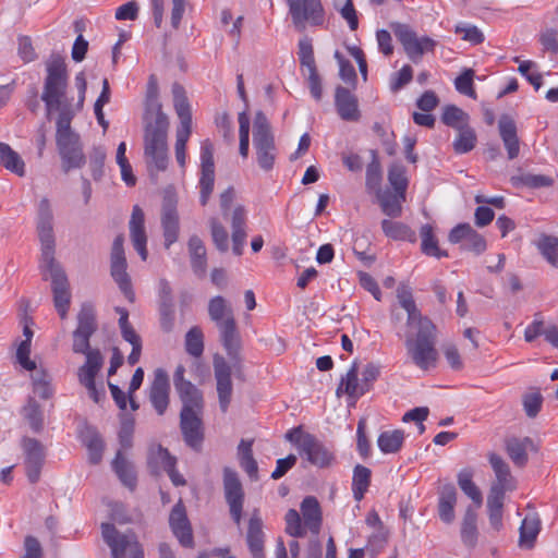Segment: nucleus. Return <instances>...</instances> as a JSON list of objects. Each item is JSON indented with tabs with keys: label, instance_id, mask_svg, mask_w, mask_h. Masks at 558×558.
Segmentation results:
<instances>
[{
	"label": "nucleus",
	"instance_id": "f8f14e48",
	"mask_svg": "<svg viewBox=\"0 0 558 558\" xmlns=\"http://www.w3.org/2000/svg\"><path fill=\"white\" fill-rule=\"evenodd\" d=\"M173 107L180 120L175 131V145L186 146L192 134V110L182 85L175 83L172 86Z\"/></svg>",
	"mask_w": 558,
	"mask_h": 558
},
{
	"label": "nucleus",
	"instance_id": "09e8293b",
	"mask_svg": "<svg viewBox=\"0 0 558 558\" xmlns=\"http://www.w3.org/2000/svg\"><path fill=\"white\" fill-rule=\"evenodd\" d=\"M476 143V133L473 128L468 125L461 130H458V135L452 143V147L457 154L462 155L474 149Z\"/></svg>",
	"mask_w": 558,
	"mask_h": 558
},
{
	"label": "nucleus",
	"instance_id": "412c9836",
	"mask_svg": "<svg viewBox=\"0 0 558 558\" xmlns=\"http://www.w3.org/2000/svg\"><path fill=\"white\" fill-rule=\"evenodd\" d=\"M220 335V341L226 350L228 356L233 362V367L236 371L241 369V348L242 341L241 336L236 327V322H230L227 325L217 327Z\"/></svg>",
	"mask_w": 558,
	"mask_h": 558
},
{
	"label": "nucleus",
	"instance_id": "5fc2aeb1",
	"mask_svg": "<svg viewBox=\"0 0 558 558\" xmlns=\"http://www.w3.org/2000/svg\"><path fill=\"white\" fill-rule=\"evenodd\" d=\"M238 122H239V151L240 155L243 158H246L248 156V149H250V125L251 120L248 114L245 111H242L238 116Z\"/></svg>",
	"mask_w": 558,
	"mask_h": 558
},
{
	"label": "nucleus",
	"instance_id": "f03ea898",
	"mask_svg": "<svg viewBox=\"0 0 558 558\" xmlns=\"http://www.w3.org/2000/svg\"><path fill=\"white\" fill-rule=\"evenodd\" d=\"M168 129L169 119L161 105L148 97L144 114V158L151 175L168 167Z\"/></svg>",
	"mask_w": 558,
	"mask_h": 558
},
{
	"label": "nucleus",
	"instance_id": "f257e3e1",
	"mask_svg": "<svg viewBox=\"0 0 558 558\" xmlns=\"http://www.w3.org/2000/svg\"><path fill=\"white\" fill-rule=\"evenodd\" d=\"M37 230L41 244L39 268L45 279L47 275L51 278L54 307L61 319H64L70 307L71 293L66 275L54 259L52 211L48 198H43L39 203Z\"/></svg>",
	"mask_w": 558,
	"mask_h": 558
},
{
	"label": "nucleus",
	"instance_id": "3c124183",
	"mask_svg": "<svg viewBox=\"0 0 558 558\" xmlns=\"http://www.w3.org/2000/svg\"><path fill=\"white\" fill-rule=\"evenodd\" d=\"M476 519V512L468 508L461 526V537L468 546H474L477 539Z\"/></svg>",
	"mask_w": 558,
	"mask_h": 558
},
{
	"label": "nucleus",
	"instance_id": "b1692460",
	"mask_svg": "<svg viewBox=\"0 0 558 558\" xmlns=\"http://www.w3.org/2000/svg\"><path fill=\"white\" fill-rule=\"evenodd\" d=\"M488 461L496 477L492 487L506 492L514 490L517 488V481L505 459L495 452H489Z\"/></svg>",
	"mask_w": 558,
	"mask_h": 558
},
{
	"label": "nucleus",
	"instance_id": "72a5a7b5",
	"mask_svg": "<svg viewBox=\"0 0 558 558\" xmlns=\"http://www.w3.org/2000/svg\"><path fill=\"white\" fill-rule=\"evenodd\" d=\"M383 213L389 217L397 218L402 214V204L405 202V194L378 190L376 193Z\"/></svg>",
	"mask_w": 558,
	"mask_h": 558
},
{
	"label": "nucleus",
	"instance_id": "393cba45",
	"mask_svg": "<svg viewBox=\"0 0 558 558\" xmlns=\"http://www.w3.org/2000/svg\"><path fill=\"white\" fill-rule=\"evenodd\" d=\"M499 136L510 160L517 158L520 154V141L515 121L508 114H502L498 120Z\"/></svg>",
	"mask_w": 558,
	"mask_h": 558
},
{
	"label": "nucleus",
	"instance_id": "0eeeda50",
	"mask_svg": "<svg viewBox=\"0 0 558 558\" xmlns=\"http://www.w3.org/2000/svg\"><path fill=\"white\" fill-rule=\"evenodd\" d=\"M252 133L257 165L262 170L268 172L275 166L278 149L271 125L264 112H256Z\"/></svg>",
	"mask_w": 558,
	"mask_h": 558
},
{
	"label": "nucleus",
	"instance_id": "8fccbe9b",
	"mask_svg": "<svg viewBox=\"0 0 558 558\" xmlns=\"http://www.w3.org/2000/svg\"><path fill=\"white\" fill-rule=\"evenodd\" d=\"M185 351L193 357H201L204 352V333L198 326H193L185 335Z\"/></svg>",
	"mask_w": 558,
	"mask_h": 558
},
{
	"label": "nucleus",
	"instance_id": "ea45409f",
	"mask_svg": "<svg viewBox=\"0 0 558 558\" xmlns=\"http://www.w3.org/2000/svg\"><path fill=\"white\" fill-rule=\"evenodd\" d=\"M0 166L19 177L25 175L24 160L9 144L3 142H0Z\"/></svg>",
	"mask_w": 558,
	"mask_h": 558
},
{
	"label": "nucleus",
	"instance_id": "cd10ccee",
	"mask_svg": "<svg viewBox=\"0 0 558 558\" xmlns=\"http://www.w3.org/2000/svg\"><path fill=\"white\" fill-rule=\"evenodd\" d=\"M264 538L262 519L254 513L248 521L246 533V543L253 558H265Z\"/></svg>",
	"mask_w": 558,
	"mask_h": 558
},
{
	"label": "nucleus",
	"instance_id": "473e14b6",
	"mask_svg": "<svg viewBox=\"0 0 558 558\" xmlns=\"http://www.w3.org/2000/svg\"><path fill=\"white\" fill-rule=\"evenodd\" d=\"M104 364V359L99 350L89 351L86 362L77 371V377L81 385H92Z\"/></svg>",
	"mask_w": 558,
	"mask_h": 558
},
{
	"label": "nucleus",
	"instance_id": "864d4df0",
	"mask_svg": "<svg viewBox=\"0 0 558 558\" xmlns=\"http://www.w3.org/2000/svg\"><path fill=\"white\" fill-rule=\"evenodd\" d=\"M388 181L395 192L405 194L409 185L405 169L402 165L393 163L388 170Z\"/></svg>",
	"mask_w": 558,
	"mask_h": 558
},
{
	"label": "nucleus",
	"instance_id": "c85d7f7f",
	"mask_svg": "<svg viewBox=\"0 0 558 558\" xmlns=\"http://www.w3.org/2000/svg\"><path fill=\"white\" fill-rule=\"evenodd\" d=\"M506 452L514 465L523 468L529 460V451L534 450V444L531 438L511 437L506 440Z\"/></svg>",
	"mask_w": 558,
	"mask_h": 558
},
{
	"label": "nucleus",
	"instance_id": "5701e85b",
	"mask_svg": "<svg viewBox=\"0 0 558 558\" xmlns=\"http://www.w3.org/2000/svg\"><path fill=\"white\" fill-rule=\"evenodd\" d=\"M130 236L135 251L143 260L147 259V235L145 231L144 211L138 205L133 206L131 219L129 222Z\"/></svg>",
	"mask_w": 558,
	"mask_h": 558
},
{
	"label": "nucleus",
	"instance_id": "c03bdc74",
	"mask_svg": "<svg viewBox=\"0 0 558 558\" xmlns=\"http://www.w3.org/2000/svg\"><path fill=\"white\" fill-rule=\"evenodd\" d=\"M112 468L120 481L124 486L133 490L136 486V475L131 463L123 457L121 451H118Z\"/></svg>",
	"mask_w": 558,
	"mask_h": 558
},
{
	"label": "nucleus",
	"instance_id": "4c0bfd02",
	"mask_svg": "<svg viewBox=\"0 0 558 558\" xmlns=\"http://www.w3.org/2000/svg\"><path fill=\"white\" fill-rule=\"evenodd\" d=\"M372 480V471L367 466L356 464L353 469L351 489L353 498L360 502L368 492Z\"/></svg>",
	"mask_w": 558,
	"mask_h": 558
},
{
	"label": "nucleus",
	"instance_id": "de8ad7c7",
	"mask_svg": "<svg viewBox=\"0 0 558 558\" xmlns=\"http://www.w3.org/2000/svg\"><path fill=\"white\" fill-rule=\"evenodd\" d=\"M538 533L539 520L535 517H525L520 526V546L525 548L533 547Z\"/></svg>",
	"mask_w": 558,
	"mask_h": 558
},
{
	"label": "nucleus",
	"instance_id": "c756f323",
	"mask_svg": "<svg viewBox=\"0 0 558 558\" xmlns=\"http://www.w3.org/2000/svg\"><path fill=\"white\" fill-rule=\"evenodd\" d=\"M161 227L165 238V247L169 248L179 238V216L177 209L171 204L163 205L161 215Z\"/></svg>",
	"mask_w": 558,
	"mask_h": 558
},
{
	"label": "nucleus",
	"instance_id": "bf43d9fd",
	"mask_svg": "<svg viewBox=\"0 0 558 558\" xmlns=\"http://www.w3.org/2000/svg\"><path fill=\"white\" fill-rule=\"evenodd\" d=\"M84 442L88 451L89 462L93 464L99 463L104 452V442L100 436L96 433H93L86 437Z\"/></svg>",
	"mask_w": 558,
	"mask_h": 558
},
{
	"label": "nucleus",
	"instance_id": "a211bd4d",
	"mask_svg": "<svg viewBox=\"0 0 558 558\" xmlns=\"http://www.w3.org/2000/svg\"><path fill=\"white\" fill-rule=\"evenodd\" d=\"M202 414L203 410H189L187 408L182 409L180 413L183 438L194 449H198L204 439Z\"/></svg>",
	"mask_w": 558,
	"mask_h": 558
},
{
	"label": "nucleus",
	"instance_id": "dca6fc26",
	"mask_svg": "<svg viewBox=\"0 0 558 558\" xmlns=\"http://www.w3.org/2000/svg\"><path fill=\"white\" fill-rule=\"evenodd\" d=\"M214 373L217 383V393L220 410L226 413L231 403L232 398V380H231V366L226 359L220 354L214 355Z\"/></svg>",
	"mask_w": 558,
	"mask_h": 558
},
{
	"label": "nucleus",
	"instance_id": "7c9ffc66",
	"mask_svg": "<svg viewBox=\"0 0 558 558\" xmlns=\"http://www.w3.org/2000/svg\"><path fill=\"white\" fill-rule=\"evenodd\" d=\"M208 316L217 327L235 322L230 303L221 295L211 298L208 302Z\"/></svg>",
	"mask_w": 558,
	"mask_h": 558
},
{
	"label": "nucleus",
	"instance_id": "79ce46f5",
	"mask_svg": "<svg viewBox=\"0 0 558 558\" xmlns=\"http://www.w3.org/2000/svg\"><path fill=\"white\" fill-rule=\"evenodd\" d=\"M421 251L426 256L436 258L447 257L448 253L441 251L438 246V240L434 233V229L429 223L423 225L420 229Z\"/></svg>",
	"mask_w": 558,
	"mask_h": 558
},
{
	"label": "nucleus",
	"instance_id": "7ed1b4c3",
	"mask_svg": "<svg viewBox=\"0 0 558 558\" xmlns=\"http://www.w3.org/2000/svg\"><path fill=\"white\" fill-rule=\"evenodd\" d=\"M68 69L64 58L60 54H51L46 61V77L41 99L48 111H58L57 124H62L65 119L71 122L78 110L73 98L68 96Z\"/></svg>",
	"mask_w": 558,
	"mask_h": 558
},
{
	"label": "nucleus",
	"instance_id": "6e6d98bb",
	"mask_svg": "<svg viewBox=\"0 0 558 558\" xmlns=\"http://www.w3.org/2000/svg\"><path fill=\"white\" fill-rule=\"evenodd\" d=\"M33 391L41 399H49L53 395L51 377L46 372L41 371L34 375Z\"/></svg>",
	"mask_w": 558,
	"mask_h": 558
},
{
	"label": "nucleus",
	"instance_id": "774afa93",
	"mask_svg": "<svg viewBox=\"0 0 558 558\" xmlns=\"http://www.w3.org/2000/svg\"><path fill=\"white\" fill-rule=\"evenodd\" d=\"M413 77V69L409 64H404L397 73L391 76L390 88L392 92L401 89L409 84Z\"/></svg>",
	"mask_w": 558,
	"mask_h": 558
},
{
	"label": "nucleus",
	"instance_id": "aec40b11",
	"mask_svg": "<svg viewBox=\"0 0 558 558\" xmlns=\"http://www.w3.org/2000/svg\"><path fill=\"white\" fill-rule=\"evenodd\" d=\"M22 446L25 453L26 475L31 483H36L39 480L44 463V447L33 438H25Z\"/></svg>",
	"mask_w": 558,
	"mask_h": 558
},
{
	"label": "nucleus",
	"instance_id": "4d7b16f0",
	"mask_svg": "<svg viewBox=\"0 0 558 558\" xmlns=\"http://www.w3.org/2000/svg\"><path fill=\"white\" fill-rule=\"evenodd\" d=\"M23 415L27 420L32 429L39 432L43 427L44 418L40 405L33 399L23 408Z\"/></svg>",
	"mask_w": 558,
	"mask_h": 558
},
{
	"label": "nucleus",
	"instance_id": "e433bc0d",
	"mask_svg": "<svg viewBox=\"0 0 558 558\" xmlns=\"http://www.w3.org/2000/svg\"><path fill=\"white\" fill-rule=\"evenodd\" d=\"M542 257L554 268L558 269V236L541 233L534 241Z\"/></svg>",
	"mask_w": 558,
	"mask_h": 558
},
{
	"label": "nucleus",
	"instance_id": "f704fd0d",
	"mask_svg": "<svg viewBox=\"0 0 558 558\" xmlns=\"http://www.w3.org/2000/svg\"><path fill=\"white\" fill-rule=\"evenodd\" d=\"M187 246L193 271L197 276H204L207 269V253L204 242L197 235H192Z\"/></svg>",
	"mask_w": 558,
	"mask_h": 558
},
{
	"label": "nucleus",
	"instance_id": "2eb2a0df",
	"mask_svg": "<svg viewBox=\"0 0 558 558\" xmlns=\"http://www.w3.org/2000/svg\"><path fill=\"white\" fill-rule=\"evenodd\" d=\"M185 367L179 364L173 374V385L182 401V409L203 410L204 399L202 391L185 378Z\"/></svg>",
	"mask_w": 558,
	"mask_h": 558
},
{
	"label": "nucleus",
	"instance_id": "1a4fd4ad",
	"mask_svg": "<svg viewBox=\"0 0 558 558\" xmlns=\"http://www.w3.org/2000/svg\"><path fill=\"white\" fill-rule=\"evenodd\" d=\"M101 535L111 549L112 558H144V551L133 532L120 533L113 524L102 523Z\"/></svg>",
	"mask_w": 558,
	"mask_h": 558
},
{
	"label": "nucleus",
	"instance_id": "ddd939ff",
	"mask_svg": "<svg viewBox=\"0 0 558 558\" xmlns=\"http://www.w3.org/2000/svg\"><path fill=\"white\" fill-rule=\"evenodd\" d=\"M223 490L230 515L234 523L240 525L245 495L238 473L230 468L223 469Z\"/></svg>",
	"mask_w": 558,
	"mask_h": 558
},
{
	"label": "nucleus",
	"instance_id": "49530a36",
	"mask_svg": "<svg viewBox=\"0 0 558 558\" xmlns=\"http://www.w3.org/2000/svg\"><path fill=\"white\" fill-rule=\"evenodd\" d=\"M441 121L445 125L452 128L457 131L470 125L469 114L453 105H449L444 108Z\"/></svg>",
	"mask_w": 558,
	"mask_h": 558
},
{
	"label": "nucleus",
	"instance_id": "2f4dec72",
	"mask_svg": "<svg viewBox=\"0 0 558 558\" xmlns=\"http://www.w3.org/2000/svg\"><path fill=\"white\" fill-rule=\"evenodd\" d=\"M366 392L367 390H364V384L361 379H359L357 363L354 362L347 372L345 376L342 377L337 388V393H345L350 398L359 399Z\"/></svg>",
	"mask_w": 558,
	"mask_h": 558
},
{
	"label": "nucleus",
	"instance_id": "39448f33",
	"mask_svg": "<svg viewBox=\"0 0 558 558\" xmlns=\"http://www.w3.org/2000/svg\"><path fill=\"white\" fill-rule=\"evenodd\" d=\"M284 521L286 532L292 537H304L307 532L317 536L323 525V512L317 498L306 496L300 505V512L289 509Z\"/></svg>",
	"mask_w": 558,
	"mask_h": 558
},
{
	"label": "nucleus",
	"instance_id": "603ef678",
	"mask_svg": "<svg viewBox=\"0 0 558 558\" xmlns=\"http://www.w3.org/2000/svg\"><path fill=\"white\" fill-rule=\"evenodd\" d=\"M97 329L95 308L92 304L85 303L82 305L77 315L76 330L88 333H94Z\"/></svg>",
	"mask_w": 558,
	"mask_h": 558
},
{
	"label": "nucleus",
	"instance_id": "4468645a",
	"mask_svg": "<svg viewBox=\"0 0 558 558\" xmlns=\"http://www.w3.org/2000/svg\"><path fill=\"white\" fill-rule=\"evenodd\" d=\"M215 162L214 145L210 140H204L201 144V178H199V202L205 206L214 191Z\"/></svg>",
	"mask_w": 558,
	"mask_h": 558
},
{
	"label": "nucleus",
	"instance_id": "37998d69",
	"mask_svg": "<svg viewBox=\"0 0 558 558\" xmlns=\"http://www.w3.org/2000/svg\"><path fill=\"white\" fill-rule=\"evenodd\" d=\"M381 229L385 235L392 240L407 241L410 243L416 241L415 231L402 222L384 219L381 221Z\"/></svg>",
	"mask_w": 558,
	"mask_h": 558
},
{
	"label": "nucleus",
	"instance_id": "c9c22d12",
	"mask_svg": "<svg viewBox=\"0 0 558 558\" xmlns=\"http://www.w3.org/2000/svg\"><path fill=\"white\" fill-rule=\"evenodd\" d=\"M111 276L114 279V281L118 283L120 290L123 292L125 298L130 302H134L135 294L132 289L131 279L126 272L125 257L111 258Z\"/></svg>",
	"mask_w": 558,
	"mask_h": 558
},
{
	"label": "nucleus",
	"instance_id": "f3484780",
	"mask_svg": "<svg viewBox=\"0 0 558 558\" xmlns=\"http://www.w3.org/2000/svg\"><path fill=\"white\" fill-rule=\"evenodd\" d=\"M448 241L452 244L461 243V248L476 255L485 252L487 244L485 238L472 228L470 223H459L451 229Z\"/></svg>",
	"mask_w": 558,
	"mask_h": 558
},
{
	"label": "nucleus",
	"instance_id": "a878e982",
	"mask_svg": "<svg viewBox=\"0 0 558 558\" xmlns=\"http://www.w3.org/2000/svg\"><path fill=\"white\" fill-rule=\"evenodd\" d=\"M397 299L400 306L408 314L407 325L409 327L420 326L423 324V319H429L427 316H423L421 311L417 308L410 286L400 283L397 288Z\"/></svg>",
	"mask_w": 558,
	"mask_h": 558
},
{
	"label": "nucleus",
	"instance_id": "58836bf2",
	"mask_svg": "<svg viewBox=\"0 0 558 558\" xmlns=\"http://www.w3.org/2000/svg\"><path fill=\"white\" fill-rule=\"evenodd\" d=\"M457 504V492L454 486L446 485L440 492L438 500L439 518L445 523H451L454 520V506Z\"/></svg>",
	"mask_w": 558,
	"mask_h": 558
},
{
	"label": "nucleus",
	"instance_id": "9b49d317",
	"mask_svg": "<svg viewBox=\"0 0 558 558\" xmlns=\"http://www.w3.org/2000/svg\"><path fill=\"white\" fill-rule=\"evenodd\" d=\"M295 28L320 27L326 22V10L322 0H286Z\"/></svg>",
	"mask_w": 558,
	"mask_h": 558
},
{
	"label": "nucleus",
	"instance_id": "6e6552de",
	"mask_svg": "<svg viewBox=\"0 0 558 558\" xmlns=\"http://www.w3.org/2000/svg\"><path fill=\"white\" fill-rule=\"evenodd\" d=\"M390 28L412 62L417 63L424 53L435 51L436 40L428 36H418L409 24L392 22Z\"/></svg>",
	"mask_w": 558,
	"mask_h": 558
},
{
	"label": "nucleus",
	"instance_id": "a19ab883",
	"mask_svg": "<svg viewBox=\"0 0 558 558\" xmlns=\"http://www.w3.org/2000/svg\"><path fill=\"white\" fill-rule=\"evenodd\" d=\"M405 435L402 429L381 432L377 438V446L384 454L397 453L404 444Z\"/></svg>",
	"mask_w": 558,
	"mask_h": 558
},
{
	"label": "nucleus",
	"instance_id": "4be33fe9",
	"mask_svg": "<svg viewBox=\"0 0 558 558\" xmlns=\"http://www.w3.org/2000/svg\"><path fill=\"white\" fill-rule=\"evenodd\" d=\"M169 524L182 546L191 547L193 545L192 529L186 517L185 507L181 499L175 504L170 512Z\"/></svg>",
	"mask_w": 558,
	"mask_h": 558
},
{
	"label": "nucleus",
	"instance_id": "338daca9",
	"mask_svg": "<svg viewBox=\"0 0 558 558\" xmlns=\"http://www.w3.org/2000/svg\"><path fill=\"white\" fill-rule=\"evenodd\" d=\"M299 59L302 65L308 69V72L315 71L316 64L314 59L313 47L310 40L303 39L299 43Z\"/></svg>",
	"mask_w": 558,
	"mask_h": 558
},
{
	"label": "nucleus",
	"instance_id": "bb28decb",
	"mask_svg": "<svg viewBox=\"0 0 558 558\" xmlns=\"http://www.w3.org/2000/svg\"><path fill=\"white\" fill-rule=\"evenodd\" d=\"M335 105L340 118L344 121H357L360 118L356 97L344 87H337Z\"/></svg>",
	"mask_w": 558,
	"mask_h": 558
},
{
	"label": "nucleus",
	"instance_id": "13d9d810",
	"mask_svg": "<svg viewBox=\"0 0 558 558\" xmlns=\"http://www.w3.org/2000/svg\"><path fill=\"white\" fill-rule=\"evenodd\" d=\"M383 180L381 166L379 161L374 158L366 168V187L371 192L377 193L380 189Z\"/></svg>",
	"mask_w": 558,
	"mask_h": 558
},
{
	"label": "nucleus",
	"instance_id": "680f3d73",
	"mask_svg": "<svg viewBox=\"0 0 558 558\" xmlns=\"http://www.w3.org/2000/svg\"><path fill=\"white\" fill-rule=\"evenodd\" d=\"M473 70H465L462 74H460L454 81L456 89L465 96H469L473 99L476 98V93L473 86Z\"/></svg>",
	"mask_w": 558,
	"mask_h": 558
},
{
	"label": "nucleus",
	"instance_id": "423d86ee",
	"mask_svg": "<svg viewBox=\"0 0 558 558\" xmlns=\"http://www.w3.org/2000/svg\"><path fill=\"white\" fill-rule=\"evenodd\" d=\"M284 437L296 447L300 456L305 457L312 465L325 469L333 464L335 453L315 435L304 432L302 426L293 427Z\"/></svg>",
	"mask_w": 558,
	"mask_h": 558
},
{
	"label": "nucleus",
	"instance_id": "6ab92c4d",
	"mask_svg": "<svg viewBox=\"0 0 558 558\" xmlns=\"http://www.w3.org/2000/svg\"><path fill=\"white\" fill-rule=\"evenodd\" d=\"M148 400L158 415H163L170 403V383L168 374L157 368L148 389Z\"/></svg>",
	"mask_w": 558,
	"mask_h": 558
},
{
	"label": "nucleus",
	"instance_id": "e2e57ef3",
	"mask_svg": "<svg viewBox=\"0 0 558 558\" xmlns=\"http://www.w3.org/2000/svg\"><path fill=\"white\" fill-rule=\"evenodd\" d=\"M210 231L216 247L221 252H226L229 246V235L225 227L217 219H211Z\"/></svg>",
	"mask_w": 558,
	"mask_h": 558
},
{
	"label": "nucleus",
	"instance_id": "0e129e2a",
	"mask_svg": "<svg viewBox=\"0 0 558 558\" xmlns=\"http://www.w3.org/2000/svg\"><path fill=\"white\" fill-rule=\"evenodd\" d=\"M535 66L536 65L533 61L526 60L520 62L518 71L531 85L535 87V89H539L543 84V76L538 72L533 71Z\"/></svg>",
	"mask_w": 558,
	"mask_h": 558
},
{
	"label": "nucleus",
	"instance_id": "a18cd8bd",
	"mask_svg": "<svg viewBox=\"0 0 558 558\" xmlns=\"http://www.w3.org/2000/svg\"><path fill=\"white\" fill-rule=\"evenodd\" d=\"M458 484L461 490L472 499L476 507H481L483 496L476 484L473 482V472L470 469H463L458 474Z\"/></svg>",
	"mask_w": 558,
	"mask_h": 558
},
{
	"label": "nucleus",
	"instance_id": "69168bd1",
	"mask_svg": "<svg viewBox=\"0 0 558 558\" xmlns=\"http://www.w3.org/2000/svg\"><path fill=\"white\" fill-rule=\"evenodd\" d=\"M366 423L364 420H360L356 428V449L361 458L367 459L371 456V442L366 436Z\"/></svg>",
	"mask_w": 558,
	"mask_h": 558
},
{
	"label": "nucleus",
	"instance_id": "20e7f679",
	"mask_svg": "<svg viewBox=\"0 0 558 558\" xmlns=\"http://www.w3.org/2000/svg\"><path fill=\"white\" fill-rule=\"evenodd\" d=\"M415 329L416 332L405 339L407 354L417 368L428 372L438 363L437 327L432 319H423V324Z\"/></svg>",
	"mask_w": 558,
	"mask_h": 558
},
{
	"label": "nucleus",
	"instance_id": "052dcab7",
	"mask_svg": "<svg viewBox=\"0 0 558 558\" xmlns=\"http://www.w3.org/2000/svg\"><path fill=\"white\" fill-rule=\"evenodd\" d=\"M340 16L347 22L350 31L354 32L359 28V14L354 8L352 0H345L344 3L339 7L335 4Z\"/></svg>",
	"mask_w": 558,
	"mask_h": 558
},
{
	"label": "nucleus",
	"instance_id": "9d476101",
	"mask_svg": "<svg viewBox=\"0 0 558 558\" xmlns=\"http://www.w3.org/2000/svg\"><path fill=\"white\" fill-rule=\"evenodd\" d=\"M56 141L65 172L84 165L85 156L80 145L78 135L71 130V122H66L64 119L62 124H57Z\"/></svg>",
	"mask_w": 558,
	"mask_h": 558
}]
</instances>
